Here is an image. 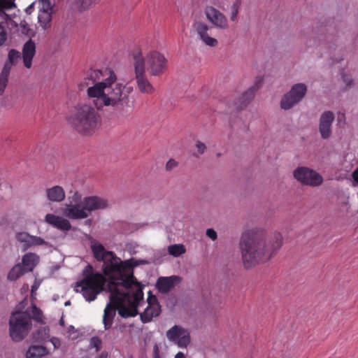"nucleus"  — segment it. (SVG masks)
I'll return each instance as SVG.
<instances>
[{
    "mask_svg": "<svg viewBox=\"0 0 358 358\" xmlns=\"http://www.w3.org/2000/svg\"><path fill=\"white\" fill-rule=\"evenodd\" d=\"M307 92V86L304 83L294 85L291 90L281 99L280 106L284 110H289L300 102Z\"/></svg>",
    "mask_w": 358,
    "mask_h": 358,
    "instance_id": "obj_9",
    "label": "nucleus"
},
{
    "mask_svg": "<svg viewBox=\"0 0 358 358\" xmlns=\"http://www.w3.org/2000/svg\"><path fill=\"white\" fill-rule=\"evenodd\" d=\"M82 201L87 217L90 215L92 211L103 210L109 206L107 199L96 196H87Z\"/></svg>",
    "mask_w": 358,
    "mask_h": 358,
    "instance_id": "obj_15",
    "label": "nucleus"
},
{
    "mask_svg": "<svg viewBox=\"0 0 358 358\" xmlns=\"http://www.w3.org/2000/svg\"><path fill=\"white\" fill-rule=\"evenodd\" d=\"M101 346V341L99 338L94 336L90 339V347L91 348H95L98 351Z\"/></svg>",
    "mask_w": 358,
    "mask_h": 358,
    "instance_id": "obj_33",
    "label": "nucleus"
},
{
    "mask_svg": "<svg viewBox=\"0 0 358 358\" xmlns=\"http://www.w3.org/2000/svg\"><path fill=\"white\" fill-rule=\"evenodd\" d=\"M31 313L33 315V317L35 320L38 322L42 321V313L39 308L36 307L35 306H31Z\"/></svg>",
    "mask_w": 358,
    "mask_h": 358,
    "instance_id": "obj_34",
    "label": "nucleus"
},
{
    "mask_svg": "<svg viewBox=\"0 0 358 358\" xmlns=\"http://www.w3.org/2000/svg\"><path fill=\"white\" fill-rule=\"evenodd\" d=\"M161 312L160 306L155 296H149L148 298V306L141 314V319L143 322H149L155 317L159 315Z\"/></svg>",
    "mask_w": 358,
    "mask_h": 358,
    "instance_id": "obj_16",
    "label": "nucleus"
},
{
    "mask_svg": "<svg viewBox=\"0 0 358 358\" xmlns=\"http://www.w3.org/2000/svg\"><path fill=\"white\" fill-rule=\"evenodd\" d=\"M14 5L13 0H0V46L3 45L7 40V31L2 24L6 22L8 15L5 9H9Z\"/></svg>",
    "mask_w": 358,
    "mask_h": 358,
    "instance_id": "obj_18",
    "label": "nucleus"
},
{
    "mask_svg": "<svg viewBox=\"0 0 358 358\" xmlns=\"http://www.w3.org/2000/svg\"><path fill=\"white\" fill-rule=\"evenodd\" d=\"M49 353L48 350L42 346L34 345L30 346L26 352V358H41Z\"/></svg>",
    "mask_w": 358,
    "mask_h": 358,
    "instance_id": "obj_25",
    "label": "nucleus"
},
{
    "mask_svg": "<svg viewBox=\"0 0 358 358\" xmlns=\"http://www.w3.org/2000/svg\"><path fill=\"white\" fill-rule=\"evenodd\" d=\"M26 273L21 264H18L14 266L9 271L8 278L10 280H15L22 274Z\"/></svg>",
    "mask_w": 358,
    "mask_h": 358,
    "instance_id": "obj_29",
    "label": "nucleus"
},
{
    "mask_svg": "<svg viewBox=\"0 0 358 358\" xmlns=\"http://www.w3.org/2000/svg\"><path fill=\"white\" fill-rule=\"evenodd\" d=\"M196 148L197 149V152L199 155H201L203 154L206 149V145L201 142V141H197L196 143Z\"/></svg>",
    "mask_w": 358,
    "mask_h": 358,
    "instance_id": "obj_37",
    "label": "nucleus"
},
{
    "mask_svg": "<svg viewBox=\"0 0 358 358\" xmlns=\"http://www.w3.org/2000/svg\"><path fill=\"white\" fill-rule=\"evenodd\" d=\"M44 220L48 224L63 231H68L71 229V224L66 218L53 213H48Z\"/></svg>",
    "mask_w": 358,
    "mask_h": 358,
    "instance_id": "obj_19",
    "label": "nucleus"
},
{
    "mask_svg": "<svg viewBox=\"0 0 358 358\" xmlns=\"http://www.w3.org/2000/svg\"><path fill=\"white\" fill-rule=\"evenodd\" d=\"M241 3L242 0H235L234 2L231 7V20L235 21L236 20Z\"/></svg>",
    "mask_w": 358,
    "mask_h": 358,
    "instance_id": "obj_30",
    "label": "nucleus"
},
{
    "mask_svg": "<svg viewBox=\"0 0 358 358\" xmlns=\"http://www.w3.org/2000/svg\"><path fill=\"white\" fill-rule=\"evenodd\" d=\"M263 78L261 77L256 78L254 85L243 92L241 98V102L245 103L252 100L257 90L262 86Z\"/></svg>",
    "mask_w": 358,
    "mask_h": 358,
    "instance_id": "obj_23",
    "label": "nucleus"
},
{
    "mask_svg": "<svg viewBox=\"0 0 358 358\" xmlns=\"http://www.w3.org/2000/svg\"><path fill=\"white\" fill-rule=\"evenodd\" d=\"M192 28L203 44L210 48H215L218 45V40L211 36L210 27L205 22L195 20L192 24Z\"/></svg>",
    "mask_w": 358,
    "mask_h": 358,
    "instance_id": "obj_10",
    "label": "nucleus"
},
{
    "mask_svg": "<svg viewBox=\"0 0 358 358\" xmlns=\"http://www.w3.org/2000/svg\"><path fill=\"white\" fill-rule=\"evenodd\" d=\"M70 305V301H67L65 302V306H69Z\"/></svg>",
    "mask_w": 358,
    "mask_h": 358,
    "instance_id": "obj_46",
    "label": "nucleus"
},
{
    "mask_svg": "<svg viewBox=\"0 0 358 358\" xmlns=\"http://www.w3.org/2000/svg\"><path fill=\"white\" fill-rule=\"evenodd\" d=\"M134 67L135 78L139 90L144 94H152L155 88L147 78L145 73V58L141 52L134 53Z\"/></svg>",
    "mask_w": 358,
    "mask_h": 358,
    "instance_id": "obj_6",
    "label": "nucleus"
},
{
    "mask_svg": "<svg viewBox=\"0 0 358 358\" xmlns=\"http://www.w3.org/2000/svg\"><path fill=\"white\" fill-rule=\"evenodd\" d=\"M36 53V44L29 39L27 41L22 48V59L24 66L30 69L32 65V59Z\"/></svg>",
    "mask_w": 358,
    "mask_h": 358,
    "instance_id": "obj_20",
    "label": "nucleus"
},
{
    "mask_svg": "<svg viewBox=\"0 0 358 358\" xmlns=\"http://www.w3.org/2000/svg\"><path fill=\"white\" fill-rule=\"evenodd\" d=\"M166 338L179 348H187L190 343V334L188 329L175 325L166 331Z\"/></svg>",
    "mask_w": 358,
    "mask_h": 358,
    "instance_id": "obj_12",
    "label": "nucleus"
},
{
    "mask_svg": "<svg viewBox=\"0 0 358 358\" xmlns=\"http://www.w3.org/2000/svg\"><path fill=\"white\" fill-rule=\"evenodd\" d=\"M38 261L39 257L36 254L29 252L22 257V266L26 272L32 271Z\"/></svg>",
    "mask_w": 358,
    "mask_h": 358,
    "instance_id": "obj_22",
    "label": "nucleus"
},
{
    "mask_svg": "<svg viewBox=\"0 0 358 358\" xmlns=\"http://www.w3.org/2000/svg\"><path fill=\"white\" fill-rule=\"evenodd\" d=\"M294 176L300 182L310 186H318L323 182L321 175L307 167H298L294 171Z\"/></svg>",
    "mask_w": 358,
    "mask_h": 358,
    "instance_id": "obj_11",
    "label": "nucleus"
},
{
    "mask_svg": "<svg viewBox=\"0 0 358 358\" xmlns=\"http://www.w3.org/2000/svg\"><path fill=\"white\" fill-rule=\"evenodd\" d=\"M41 282L39 281L36 280L34 283V285L31 286V294L33 295L34 293L38 289V288L40 286Z\"/></svg>",
    "mask_w": 358,
    "mask_h": 358,
    "instance_id": "obj_42",
    "label": "nucleus"
},
{
    "mask_svg": "<svg viewBox=\"0 0 358 358\" xmlns=\"http://www.w3.org/2000/svg\"><path fill=\"white\" fill-rule=\"evenodd\" d=\"M353 178L354 185L358 184V167L352 172V174Z\"/></svg>",
    "mask_w": 358,
    "mask_h": 358,
    "instance_id": "obj_40",
    "label": "nucleus"
},
{
    "mask_svg": "<svg viewBox=\"0 0 358 358\" xmlns=\"http://www.w3.org/2000/svg\"><path fill=\"white\" fill-rule=\"evenodd\" d=\"M69 203L62 208L63 215L71 220H83L87 217L85 213L81 195L76 192L69 199Z\"/></svg>",
    "mask_w": 358,
    "mask_h": 358,
    "instance_id": "obj_8",
    "label": "nucleus"
},
{
    "mask_svg": "<svg viewBox=\"0 0 358 358\" xmlns=\"http://www.w3.org/2000/svg\"><path fill=\"white\" fill-rule=\"evenodd\" d=\"M160 357L158 345L155 343L153 346V357Z\"/></svg>",
    "mask_w": 358,
    "mask_h": 358,
    "instance_id": "obj_41",
    "label": "nucleus"
},
{
    "mask_svg": "<svg viewBox=\"0 0 358 358\" xmlns=\"http://www.w3.org/2000/svg\"><path fill=\"white\" fill-rule=\"evenodd\" d=\"M91 249L96 259L103 262V271L108 277L110 302L103 315L104 329L108 330L112 327L116 310L123 317L138 314V308L143 303V285L134 278L133 268L149 262L134 258L121 261L96 241H91Z\"/></svg>",
    "mask_w": 358,
    "mask_h": 358,
    "instance_id": "obj_1",
    "label": "nucleus"
},
{
    "mask_svg": "<svg viewBox=\"0 0 358 358\" xmlns=\"http://www.w3.org/2000/svg\"><path fill=\"white\" fill-rule=\"evenodd\" d=\"M206 236L213 241L216 240L217 237V232L213 229H208L206 230Z\"/></svg>",
    "mask_w": 358,
    "mask_h": 358,
    "instance_id": "obj_38",
    "label": "nucleus"
},
{
    "mask_svg": "<svg viewBox=\"0 0 358 358\" xmlns=\"http://www.w3.org/2000/svg\"><path fill=\"white\" fill-rule=\"evenodd\" d=\"M176 280V276L160 277L157 280V286L160 292L165 293L173 287Z\"/></svg>",
    "mask_w": 358,
    "mask_h": 358,
    "instance_id": "obj_24",
    "label": "nucleus"
},
{
    "mask_svg": "<svg viewBox=\"0 0 358 358\" xmlns=\"http://www.w3.org/2000/svg\"><path fill=\"white\" fill-rule=\"evenodd\" d=\"M174 358H186V357L182 352H179L176 355Z\"/></svg>",
    "mask_w": 358,
    "mask_h": 358,
    "instance_id": "obj_44",
    "label": "nucleus"
},
{
    "mask_svg": "<svg viewBox=\"0 0 358 358\" xmlns=\"http://www.w3.org/2000/svg\"><path fill=\"white\" fill-rule=\"evenodd\" d=\"M10 64H5L0 74V95H1L3 93L5 88L7 85L8 77L10 74Z\"/></svg>",
    "mask_w": 358,
    "mask_h": 358,
    "instance_id": "obj_27",
    "label": "nucleus"
},
{
    "mask_svg": "<svg viewBox=\"0 0 358 358\" xmlns=\"http://www.w3.org/2000/svg\"><path fill=\"white\" fill-rule=\"evenodd\" d=\"M79 1H81L82 3H85V0H78Z\"/></svg>",
    "mask_w": 358,
    "mask_h": 358,
    "instance_id": "obj_47",
    "label": "nucleus"
},
{
    "mask_svg": "<svg viewBox=\"0 0 358 358\" xmlns=\"http://www.w3.org/2000/svg\"><path fill=\"white\" fill-rule=\"evenodd\" d=\"M45 195L48 200L52 203H60L63 201L66 197L64 188L59 185L48 188L45 190Z\"/></svg>",
    "mask_w": 358,
    "mask_h": 358,
    "instance_id": "obj_21",
    "label": "nucleus"
},
{
    "mask_svg": "<svg viewBox=\"0 0 358 358\" xmlns=\"http://www.w3.org/2000/svg\"><path fill=\"white\" fill-rule=\"evenodd\" d=\"M204 14L207 20L215 27L222 30H226L229 28L227 17L215 7L207 6L204 8Z\"/></svg>",
    "mask_w": 358,
    "mask_h": 358,
    "instance_id": "obj_13",
    "label": "nucleus"
},
{
    "mask_svg": "<svg viewBox=\"0 0 358 358\" xmlns=\"http://www.w3.org/2000/svg\"><path fill=\"white\" fill-rule=\"evenodd\" d=\"M27 299L20 302L12 313L9 321V333L14 341H20L27 336L31 329V319L29 309L24 310Z\"/></svg>",
    "mask_w": 358,
    "mask_h": 358,
    "instance_id": "obj_5",
    "label": "nucleus"
},
{
    "mask_svg": "<svg viewBox=\"0 0 358 358\" xmlns=\"http://www.w3.org/2000/svg\"><path fill=\"white\" fill-rule=\"evenodd\" d=\"M145 70L152 76H159L163 74L167 69L168 60L165 56L159 51L150 50L145 55Z\"/></svg>",
    "mask_w": 358,
    "mask_h": 358,
    "instance_id": "obj_7",
    "label": "nucleus"
},
{
    "mask_svg": "<svg viewBox=\"0 0 358 358\" xmlns=\"http://www.w3.org/2000/svg\"><path fill=\"white\" fill-rule=\"evenodd\" d=\"M177 166H178V162L175 159H171L166 164V170L171 171V170L173 169L174 168H176Z\"/></svg>",
    "mask_w": 358,
    "mask_h": 358,
    "instance_id": "obj_36",
    "label": "nucleus"
},
{
    "mask_svg": "<svg viewBox=\"0 0 358 358\" xmlns=\"http://www.w3.org/2000/svg\"><path fill=\"white\" fill-rule=\"evenodd\" d=\"M28 288H29V285H24L23 286V289H26V290H27V289H28Z\"/></svg>",
    "mask_w": 358,
    "mask_h": 358,
    "instance_id": "obj_45",
    "label": "nucleus"
},
{
    "mask_svg": "<svg viewBox=\"0 0 358 358\" xmlns=\"http://www.w3.org/2000/svg\"><path fill=\"white\" fill-rule=\"evenodd\" d=\"M334 115L331 111L323 113L320 119L319 131L322 138L327 139L331 134V124Z\"/></svg>",
    "mask_w": 358,
    "mask_h": 358,
    "instance_id": "obj_17",
    "label": "nucleus"
},
{
    "mask_svg": "<svg viewBox=\"0 0 358 358\" xmlns=\"http://www.w3.org/2000/svg\"><path fill=\"white\" fill-rule=\"evenodd\" d=\"M38 23L41 28L44 30L50 27V22L52 20V12L49 11H42L39 12L38 16Z\"/></svg>",
    "mask_w": 358,
    "mask_h": 358,
    "instance_id": "obj_26",
    "label": "nucleus"
},
{
    "mask_svg": "<svg viewBox=\"0 0 358 358\" xmlns=\"http://www.w3.org/2000/svg\"><path fill=\"white\" fill-rule=\"evenodd\" d=\"M50 342L52 343L55 348H58L61 345L59 339L55 337L52 338Z\"/></svg>",
    "mask_w": 358,
    "mask_h": 358,
    "instance_id": "obj_39",
    "label": "nucleus"
},
{
    "mask_svg": "<svg viewBox=\"0 0 358 358\" xmlns=\"http://www.w3.org/2000/svg\"><path fill=\"white\" fill-rule=\"evenodd\" d=\"M167 250L169 255L175 257H178L186 252L185 246L182 244L171 245L168 247Z\"/></svg>",
    "mask_w": 358,
    "mask_h": 358,
    "instance_id": "obj_28",
    "label": "nucleus"
},
{
    "mask_svg": "<svg viewBox=\"0 0 358 358\" xmlns=\"http://www.w3.org/2000/svg\"><path fill=\"white\" fill-rule=\"evenodd\" d=\"M153 358H160V357H153Z\"/></svg>",
    "mask_w": 358,
    "mask_h": 358,
    "instance_id": "obj_48",
    "label": "nucleus"
},
{
    "mask_svg": "<svg viewBox=\"0 0 358 358\" xmlns=\"http://www.w3.org/2000/svg\"><path fill=\"white\" fill-rule=\"evenodd\" d=\"M105 282L104 276L101 273H94L92 267L88 265L83 270V280L76 282L75 291L81 293L87 301L91 302L103 289Z\"/></svg>",
    "mask_w": 358,
    "mask_h": 358,
    "instance_id": "obj_4",
    "label": "nucleus"
},
{
    "mask_svg": "<svg viewBox=\"0 0 358 358\" xmlns=\"http://www.w3.org/2000/svg\"><path fill=\"white\" fill-rule=\"evenodd\" d=\"M20 58V52L15 50H10L8 52V62L6 64H10V67L15 64L17 59Z\"/></svg>",
    "mask_w": 358,
    "mask_h": 358,
    "instance_id": "obj_31",
    "label": "nucleus"
},
{
    "mask_svg": "<svg viewBox=\"0 0 358 358\" xmlns=\"http://www.w3.org/2000/svg\"><path fill=\"white\" fill-rule=\"evenodd\" d=\"M343 81L345 83V84L349 86L352 84V80L351 79V78L348 77V76H345V75H343Z\"/></svg>",
    "mask_w": 358,
    "mask_h": 358,
    "instance_id": "obj_43",
    "label": "nucleus"
},
{
    "mask_svg": "<svg viewBox=\"0 0 358 358\" xmlns=\"http://www.w3.org/2000/svg\"><path fill=\"white\" fill-rule=\"evenodd\" d=\"M48 333L49 329L46 327H44L38 331V335L36 338L37 339L44 340L46 337H48Z\"/></svg>",
    "mask_w": 358,
    "mask_h": 358,
    "instance_id": "obj_35",
    "label": "nucleus"
},
{
    "mask_svg": "<svg viewBox=\"0 0 358 358\" xmlns=\"http://www.w3.org/2000/svg\"><path fill=\"white\" fill-rule=\"evenodd\" d=\"M52 12V7L49 0H41L39 1V12Z\"/></svg>",
    "mask_w": 358,
    "mask_h": 358,
    "instance_id": "obj_32",
    "label": "nucleus"
},
{
    "mask_svg": "<svg viewBox=\"0 0 358 358\" xmlns=\"http://www.w3.org/2000/svg\"><path fill=\"white\" fill-rule=\"evenodd\" d=\"M15 238L24 251L40 245L50 246L49 243L41 237L32 236L26 231L17 232Z\"/></svg>",
    "mask_w": 358,
    "mask_h": 358,
    "instance_id": "obj_14",
    "label": "nucleus"
},
{
    "mask_svg": "<svg viewBox=\"0 0 358 358\" xmlns=\"http://www.w3.org/2000/svg\"><path fill=\"white\" fill-rule=\"evenodd\" d=\"M282 244L280 233H275L271 238H267L264 229H252L242 234L239 246L245 265L250 267L268 261Z\"/></svg>",
    "mask_w": 358,
    "mask_h": 358,
    "instance_id": "obj_3",
    "label": "nucleus"
},
{
    "mask_svg": "<svg viewBox=\"0 0 358 358\" xmlns=\"http://www.w3.org/2000/svg\"><path fill=\"white\" fill-rule=\"evenodd\" d=\"M79 88L86 89L90 103L77 105L75 113L69 118V123L83 135H91L100 127L101 117L99 111L104 108H116L127 98L124 94L125 86L117 81L115 72L108 68L89 70Z\"/></svg>",
    "mask_w": 358,
    "mask_h": 358,
    "instance_id": "obj_2",
    "label": "nucleus"
}]
</instances>
